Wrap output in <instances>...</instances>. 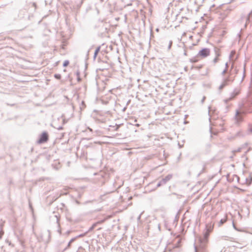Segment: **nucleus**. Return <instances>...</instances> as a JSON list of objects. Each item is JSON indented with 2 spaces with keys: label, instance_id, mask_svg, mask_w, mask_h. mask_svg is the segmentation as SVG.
Wrapping results in <instances>:
<instances>
[{
  "label": "nucleus",
  "instance_id": "f257e3e1",
  "mask_svg": "<svg viewBox=\"0 0 252 252\" xmlns=\"http://www.w3.org/2000/svg\"><path fill=\"white\" fill-rule=\"evenodd\" d=\"M211 231V229L207 228L203 233V237L198 236L196 238L197 244L194 245L195 252H207L205 247Z\"/></svg>",
  "mask_w": 252,
  "mask_h": 252
},
{
  "label": "nucleus",
  "instance_id": "f03ea898",
  "mask_svg": "<svg viewBox=\"0 0 252 252\" xmlns=\"http://www.w3.org/2000/svg\"><path fill=\"white\" fill-rule=\"evenodd\" d=\"M25 10H21L19 13V17L20 18H24L25 20L28 22L27 24L28 25H30L33 21L34 15H33V13H30L28 16H27L26 17H25V16H24V14H23V13H25Z\"/></svg>",
  "mask_w": 252,
  "mask_h": 252
},
{
  "label": "nucleus",
  "instance_id": "7ed1b4c3",
  "mask_svg": "<svg viewBox=\"0 0 252 252\" xmlns=\"http://www.w3.org/2000/svg\"><path fill=\"white\" fill-rule=\"evenodd\" d=\"M111 197H113L114 205L116 206L121 201L122 196L118 194V191H111Z\"/></svg>",
  "mask_w": 252,
  "mask_h": 252
},
{
  "label": "nucleus",
  "instance_id": "20e7f679",
  "mask_svg": "<svg viewBox=\"0 0 252 252\" xmlns=\"http://www.w3.org/2000/svg\"><path fill=\"white\" fill-rule=\"evenodd\" d=\"M49 139L48 133L46 131H43L40 135L37 141L38 144H43L47 142Z\"/></svg>",
  "mask_w": 252,
  "mask_h": 252
},
{
  "label": "nucleus",
  "instance_id": "39448f33",
  "mask_svg": "<svg viewBox=\"0 0 252 252\" xmlns=\"http://www.w3.org/2000/svg\"><path fill=\"white\" fill-rule=\"evenodd\" d=\"M240 92V89L239 88H235L233 91L230 93V96L227 99L224 100L225 102L226 103L228 101H230L234 99L237 95H238Z\"/></svg>",
  "mask_w": 252,
  "mask_h": 252
},
{
  "label": "nucleus",
  "instance_id": "423d86ee",
  "mask_svg": "<svg viewBox=\"0 0 252 252\" xmlns=\"http://www.w3.org/2000/svg\"><path fill=\"white\" fill-rule=\"evenodd\" d=\"M210 50L207 48H204L199 51L198 55L202 58H206L210 55Z\"/></svg>",
  "mask_w": 252,
  "mask_h": 252
},
{
  "label": "nucleus",
  "instance_id": "0eeeda50",
  "mask_svg": "<svg viewBox=\"0 0 252 252\" xmlns=\"http://www.w3.org/2000/svg\"><path fill=\"white\" fill-rule=\"evenodd\" d=\"M233 77H232L231 76V75L229 74L228 76L223 79L222 83H223L224 85L226 86L231 83L233 81Z\"/></svg>",
  "mask_w": 252,
  "mask_h": 252
},
{
  "label": "nucleus",
  "instance_id": "6e6552de",
  "mask_svg": "<svg viewBox=\"0 0 252 252\" xmlns=\"http://www.w3.org/2000/svg\"><path fill=\"white\" fill-rule=\"evenodd\" d=\"M114 222H115V223L112 225L111 234L114 233L113 235L115 236L116 232L120 229V226L115 220H114Z\"/></svg>",
  "mask_w": 252,
  "mask_h": 252
},
{
  "label": "nucleus",
  "instance_id": "1a4fd4ad",
  "mask_svg": "<svg viewBox=\"0 0 252 252\" xmlns=\"http://www.w3.org/2000/svg\"><path fill=\"white\" fill-rule=\"evenodd\" d=\"M215 58L213 60V63L214 64H215L217 63L218 62L219 59V57L220 56V54L219 52V49L215 48Z\"/></svg>",
  "mask_w": 252,
  "mask_h": 252
},
{
  "label": "nucleus",
  "instance_id": "9d476101",
  "mask_svg": "<svg viewBox=\"0 0 252 252\" xmlns=\"http://www.w3.org/2000/svg\"><path fill=\"white\" fill-rule=\"evenodd\" d=\"M235 118L236 123L237 124H239L240 122L242 121L243 118L240 111L238 110L236 111Z\"/></svg>",
  "mask_w": 252,
  "mask_h": 252
},
{
  "label": "nucleus",
  "instance_id": "9b49d317",
  "mask_svg": "<svg viewBox=\"0 0 252 252\" xmlns=\"http://www.w3.org/2000/svg\"><path fill=\"white\" fill-rule=\"evenodd\" d=\"M153 225H154L155 227H157V229L159 231H160V224L156 220H154L153 222H151V223L149 225V229L153 228Z\"/></svg>",
  "mask_w": 252,
  "mask_h": 252
},
{
  "label": "nucleus",
  "instance_id": "f8f14e48",
  "mask_svg": "<svg viewBox=\"0 0 252 252\" xmlns=\"http://www.w3.org/2000/svg\"><path fill=\"white\" fill-rule=\"evenodd\" d=\"M113 185L114 186V188H115V189L116 191L122 185V180H119V179L118 178L117 181H115V182L114 183Z\"/></svg>",
  "mask_w": 252,
  "mask_h": 252
},
{
  "label": "nucleus",
  "instance_id": "ddd939ff",
  "mask_svg": "<svg viewBox=\"0 0 252 252\" xmlns=\"http://www.w3.org/2000/svg\"><path fill=\"white\" fill-rule=\"evenodd\" d=\"M251 18H252V10L246 16L245 15L242 16L241 18L242 19L243 18L246 19V23L245 25V27L247 26V24H248V23L250 22Z\"/></svg>",
  "mask_w": 252,
  "mask_h": 252
},
{
  "label": "nucleus",
  "instance_id": "4468645a",
  "mask_svg": "<svg viewBox=\"0 0 252 252\" xmlns=\"http://www.w3.org/2000/svg\"><path fill=\"white\" fill-rule=\"evenodd\" d=\"M84 235H85L84 234H80V235H79L77 236L76 237H74V238H72V239L70 240V241L68 243V244H67V247H65V248L63 249V251H65L66 250H67V249L70 247V246L71 244L73 242H74V241L76 240V239L77 238L80 237H82V236H84Z\"/></svg>",
  "mask_w": 252,
  "mask_h": 252
},
{
  "label": "nucleus",
  "instance_id": "2eb2a0df",
  "mask_svg": "<svg viewBox=\"0 0 252 252\" xmlns=\"http://www.w3.org/2000/svg\"><path fill=\"white\" fill-rule=\"evenodd\" d=\"M244 108L247 110L249 112H252V102L246 103L244 104Z\"/></svg>",
  "mask_w": 252,
  "mask_h": 252
},
{
  "label": "nucleus",
  "instance_id": "dca6fc26",
  "mask_svg": "<svg viewBox=\"0 0 252 252\" xmlns=\"http://www.w3.org/2000/svg\"><path fill=\"white\" fill-rule=\"evenodd\" d=\"M172 178V174H168L165 178H163L161 181L162 182V184L165 185Z\"/></svg>",
  "mask_w": 252,
  "mask_h": 252
},
{
  "label": "nucleus",
  "instance_id": "f3484780",
  "mask_svg": "<svg viewBox=\"0 0 252 252\" xmlns=\"http://www.w3.org/2000/svg\"><path fill=\"white\" fill-rule=\"evenodd\" d=\"M117 137L118 139H123L125 138V135L122 134L121 133H116V134H112L111 133V138H113V137Z\"/></svg>",
  "mask_w": 252,
  "mask_h": 252
},
{
  "label": "nucleus",
  "instance_id": "a211bd4d",
  "mask_svg": "<svg viewBox=\"0 0 252 252\" xmlns=\"http://www.w3.org/2000/svg\"><path fill=\"white\" fill-rule=\"evenodd\" d=\"M121 126H122L121 124L117 125L116 123L115 124V125H111V131L112 130V128H113V130H118V129Z\"/></svg>",
  "mask_w": 252,
  "mask_h": 252
},
{
  "label": "nucleus",
  "instance_id": "6ab92c4d",
  "mask_svg": "<svg viewBox=\"0 0 252 252\" xmlns=\"http://www.w3.org/2000/svg\"><path fill=\"white\" fill-rule=\"evenodd\" d=\"M100 46H98V47H97L96 48V49H95V50L94 51V59H95L96 57L97 56L98 53L100 51Z\"/></svg>",
  "mask_w": 252,
  "mask_h": 252
},
{
  "label": "nucleus",
  "instance_id": "aec40b11",
  "mask_svg": "<svg viewBox=\"0 0 252 252\" xmlns=\"http://www.w3.org/2000/svg\"><path fill=\"white\" fill-rule=\"evenodd\" d=\"M246 182L248 185H250L252 182V178L251 177L247 178L246 179Z\"/></svg>",
  "mask_w": 252,
  "mask_h": 252
},
{
  "label": "nucleus",
  "instance_id": "412c9836",
  "mask_svg": "<svg viewBox=\"0 0 252 252\" xmlns=\"http://www.w3.org/2000/svg\"><path fill=\"white\" fill-rule=\"evenodd\" d=\"M248 134H252V126L249 125V128L247 130Z\"/></svg>",
  "mask_w": 252,
  "mask_h": 252
},
{
  "label": "nucleus",
  "instance_id": "4be33fe9",
  "mask_svg": "<svg viewBox=\"0 0 252 252\" xmlns=\"http://www.w3.org/2000/svg\"><path fill=\"white\" fill-rule=\"evenodd\" d=\"M32 5V6L33 8V12H35L36 9V4L35 2H32L30 3Z\"/></svg>",
  "mask_w": 252,
  "mask_h": 252
},
{
  "label": "nucleus",
  "instance_id": "5701e85b",
  "mask_svg": "<svg viewBox=\"0 0 252 252\" xmlns=\"http://www.w3.org/2000/svg\"><path fill=\"white\" fill-rule=\"evenodd\" d=\"M181 239H178L177 242V243L176 244H175V248H179L180 246V243H181Z\"/></svg>",
  "mask_w": 252,
  "mask_h": 252
},
{
  "label": "nucleus",
  "instance_id": "b1692460",
  "mask_svg": "<svg viewBox=\"0 0 252 252\" xmlns=\"http://www.w3.org/2000/svg\"><path fill=\"white\" fill-rule=\"evenodd\" d=\"M69 61L65 60L64 61L63 65V67H66L69 64Z\"/></svg>",
  "mask_w": 252,
  "mask_h": 252
},
{
  "label": "nucleus",
  "instance_id": "393cba45",
  "mask_svg": "<svg viewBox=\"0 0 252 252\" xmlns=\"http://www.w3.org/2000/svg\"><path fill=\"white\" fill-rule=\"evenodd\" d=\"M54 217H55V218H56V223L57 224V225L59 227H60L59 218H58V217L57 216V215H55Z\"/></svg>",
  "mask_w": 252,
  "mask_h": 252
},
{
  "label": "nucleus",
  "instance_id": "a878e982",
  "mask_svg": "<svg viewBox=\"0 0 252 252\" xmlns=\"http://www.w3.org/2000/svg\"><path fill=\"white\" fill-rule=\"evenodd\" d=\"M226 221V219H222L220 220L219 222V226H220L221 225L223 224Z\"/></svg>",
  "mask_w": 252,
  "mask_h": 252
},
{
  "label": "nucleus",
  "instance_id": "bb28decb",
  "mask_svg": "<svg viewBox=\"0 0 252 252\" xmlns=\"http://www.w3.org/2000/svg\"><path fill=\"white\" fill-rule=\"evenodd\" d=\"M54 77L58 80H60L61 79V75L60 74H55Z\"/></svg>",
  "mask_w": 252,
  "mask_h": 252
},
{
  "label": "nucleus",
  "instance_id": "cd10ccee",
  "mask_svg": "<svg viewBox=\"0 0 252 252\" xmlns=\"http://www.w3.org/2000/svg\"><path fill=\"white\" fill-rule=\"evenodd\" d=\"M96 223H94L89 229V231L93 230L96 226Z\"/></svg>",
  "mask_w": 252,
  "mask_h": 252
},
{
  "label": "nucleus",
  "instance_id": "c85d7f7f",
  "mask_svg": "<svg viewBox=\"0 0 252 252\" xmlns=\"http://www.w3.org/2000/svg\"><path fill=\"white\" fill-rule=\"evenodd\" d=\"M208 115L210 117V118H211L212 117V113H211V112H212V109H211V107L210 106H209L208 107ZM209 119L210 120V118H209Z\"/></svg>",
  "mask_w": 252,
  "mask_h": 252
},
{
  "label": "nucleus",
  "instance_id": "c756f323",
  "mask_svg": "<svg viewBox=\"0 0 252 252\" xmlns=\"http://www.w3.org/2000/svg\"><path fill=\"white\" fill-rule=\"evenodd\" d=\"M225 86L224 84L222 83L219 87V90L220 91Z\"/></svg>",
  "mask_w": 252,
  "mask_h": 252
},
{
  "label": "nucleus",
  "instance_id": "7c9ffc66",
  "mask_svg": "<svg viewBox=\"0 0 252 252\" xmlns=\"http://www.w3.org/2000/svg\"><path fill=\"white\" fill-rule=\"evenodd\" d=\"M241 149H241V148H238V149H236V150H233V151H232V152H233L234 154H235V153H236V152H241Z\"/></svg>",
  "mask_w": 252,
  "mask_h": 252
},
{
  "label": "nucleus",
  "instance_id": "2f4dec72",
  "mask_svg": "<svg viewBox=\"0 0 252 252\" xmlns=\"http://www.w3.org/2000/svg\"><path fill=\"white\" fill-rule=\"evenodd\" d=\"M76 75L77 76V80H78V81H81V78H80L79 76H80V72L79 71H77L76 72Z\"/></svg>",
  "mask_w": 252,
  "mask_h": 252
},
{
  "label": "nucleus",
  "instance_id": "473e14b6",
  "mask_svg": "<svg viewBox=\"0 0 252 252\" xmlns=\"http://www.w3.org/2000/svg\"><path fill=\"white\" fill-rule=\"evenodd\" d=\"M4 234V231L2 230H0V239H1L2 237V236Z\"/></svg>",
  "mask_w": 252,
  "mask_h": 252
},
{
  "label": "nucleus",
  "instance_id": "72a5a7b5",
  "mask_svg": "<svg viewBox=\"0 0 252 252\" xmlns=\"http://www.w3.org/2000/svg\"><path fill=\"white\" fill-rule=\"evenodd\" d=\"M163 185H164V184H162V182H161V181H160L158 182V183L157 184V187H160L161 186Z\"/></svg>",
  "mask_w": 252,
  "mask_h": 252
},
{
  "label": "nucleus",
  "instance_id": "f704fd0d",
  "mask_svg": "<svg viewBox=\"0 0 252 252\" xmlns=\"http://www.w3.org/2000/svg\"><path fill=\"white\" fill-rule=\"evenodd\" d=\"M172 45V41H170L169 44V45H168V50L170 49Z\"/></svg>",
  "mask_w": 252,
  "mask_h": 252
},
{
  "label": "nucleus",
  "instance_id": "c9c22d12",
  "mask_svg": "<svg viewBox=\"0 0 252 252\" xmlns=\"http://www.w3.org/2000/svg\"><path fill=\"white\" fill-rule=\"evenodd\" d=\"M228 237L225 236H221V239L223 240H228L227 238Z\"/></svg>",
  "mask_w": 252,
  "mask_h": 252
},
{
  "label": "nucleus",
  "instance_id": "e433bc0d",
  "mask_svg": "<svg viewBox=\"0 0 252 252\" xmlns=\"http://www.w3.org/2000/svg\"><path fill=\"white\" fill-rule=\"evenodd\" d=\"M227 71V69H225H225L222 71V73H221V74H222V75H224L226 73Z\"/></svg>",
  "mask_w": 252,
  "mask_h": 252
},
{
  "label": "nucleus",
  "instance_id": "4c0bfd02",
  "mask_svg": "<svg viewBox=\"0 0 252 252\" xmlns=\"http://www.w3.org/2000/svg\"><path fill=\"white\" fill-rule=\"evenodd\" d=\"M142 214H143V212H142V213H141L139 215V216L138 217V218H137V220H138V221H140V219H141V215H142Z\"/></svg>",
  "mask_w": 252,
  "mask_h": 252
},
{
  "label": "nucleus",
  "instance_id": "58836bf2",
  "mask_svg": "<svg viewBox=\"0 0 252 252\" xmlns=\"http://www.w3.org/2000/svg\"><path fill=\"white\" fill-rule=\"evenodd\" d=\"M205 99H206V97L205 96H203L202 99V100H201V102L202 104H203L204 103Z\"/></svg>",
  "mask_w": 252,
  "mask_h": 252
},
{
  "label": "nucleus",
  "instance_id": "ea45409f",
  "mask_svg": "<svg viewBox=\"0 0 252 252\" xmlns=\"http://www.w3.org/2000/svg\"><path fill=\"white\" fill-rule=\"evenodd\" d=\"M225 68L227 69L228 67V63H225Z\"/></svg>",
  "mask_w": 252,
  "mask_h": 252
},
{
  "label": "nucleus",
  "instance_id": "a19ab883",
  "mask_svg": "<svg viewBox=\"0 0 252 252\" xmlns=\"http://www.w3.org/2000/svg\"><path fill=\"white\" fill-rule=\"evenodd\" d=\"M233 226L235 230H238V231H239V230L236 228V227L235 226V224H234V223H233Z\"/></svg>",
  "mask_w": 252,
  "mask_h": 252
},
{
  "label": "nucleus",
  "instance_id": "79ce46f5",
  "mask_svg": "<svg viewBox=\"0 0 252 252\" xmlns=\"http://www.w3.org/2000/svg\"><path fill=\"white\" fill-rule=\"evenodd\" d=\"M245 68L244 67V75H243V79L245 77Z\"/></svg>",
  "mask_w": 252,
  "mask_h": 252
},
{
  "label": "nucleus",
  "instance_id": "37998d69",
  "mask_svg": "<svg viewBox=\"0 0 252 252\" xmlns=\"http://www.w3.org/2000/svg\"><path fill=\"white\" fill-rule=\"evenodd\" d=\"M7 243H8L9 246L12 245L11 242L9 241L8 240L7 241Z\"/></svg>",
  "mask_w": 252,
  "mask_h": 252
},
{
  "label": "nucleus",
  "instance_id": "c03bdc74",
  "mask_svg": "<svg viewBox=\"0 0 252 252\" xmlns=\"http://www.w3.org/2000/svg\"><path fill=\"white\" fill-rule=\"evenodd\" d=\"M48 233H49V237H50V233H50V231L48 230Z\"/></svg>",
  "mask_w": 252,
  "mask_h": 252
},
{
  "label": "nucleus",
  "instance_id": "a18cd8bd",
  "mask_svg": "<svg viewBox=\"0 0 252 252\" xmlns=\"http://www.w3.org/2000/svg\"><path fill=\"white\" fill-rule=\"evenodd\" d=\"M63 129V127L62 126H60L59 128H58V129L60 130V129Z\"/></svg>",
  "mask_w": 252,
  "mask_h": 252
},
{
  "label": "nucleus",
  "instance_id": "49530a36",
  "mask_svg": "<svg viewBox=\"0 0 252 252\" xmlns=\"http://www.w3.org/2000/svg\"><path fill=\"white\" fill-rule=\"evenodd\" d=\"M184 54L185 56H186V55H187L186 51H185V52H184Z\"/></svg>",
  "mask_w": 252,
  "mask_h": 252
},
{
  "label": "nucleus",
  "instance_id": "de8ad7c7",
  "mask_svg": "<svg viewBox=\"0 0 252 252\" xmlns=\"http://www.w3.org/2000/svg\"><path fill=\"white\" fill-rule=\"evenodd\" d=\"M89 51H88V52H87V56H88V55H89Z\"/></svg>",
  "mask_w": 252,
  "mask_h": 252
},
{
  "label": "nucleus",
  "instance_id": "09e8293b",
  "mask_svg": "<svg viewBox=\"0 0 252 252\" xmlns=\"http://www.w3.org/2000/svg\"><path fill=\"white\" fill-rule=\"evenodd\" d=\"M58 232H59L60 233H61V230H58Z\"/></svg>",
  "mask_w": 252,
  "mask_h": 252
},
{
  "label": "nucleus",
  "instance_id": "8fccbe9b",
  "mask_svg": "<svg viewBox=\"0 0 252 252\" xmlns=\"http://www.w3.org/2000/svg\"><path fill=\"white\" fill-rule=\"evenodd\" d=\"M115 143V142H114V141H113V142H112V141H111V144H112V143Z\"/></svg>",
  "mask_w": 252,
  "mask_h": 252
},
{
  "label": "nucleus",
  "instance_id": "3c124183",
  "mask_svg": "<svg viewBox=\"0 0 252 252\" xmlns=\"http://www.w3.org/2000/svg\"><path fill=\"white\" fill-rule=\"evenodd\" d=\"M136 126H139V124H137V125H136Z\"/></svg>",
  "mask_w": 252,
  "mask_h": 252
}]
</instances>
